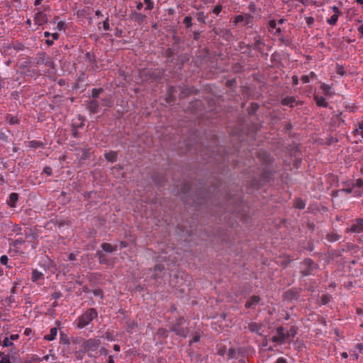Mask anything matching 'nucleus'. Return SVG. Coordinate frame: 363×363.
<instances>
[{
    "mask_svg": "<svg viewBox=\"0 0 363 363\" xmlns=\"http://www.w3.org/2000/svg\"><path fill=\"white\" fill-rule=\"evenodd\" d=\"M252 16L251 14H249V13H245V14L244 22H245V25L250 24L251 22H252Z\"/></svg>",
    "mask_w": 363,
    "mask_h": 363,
    "instance_id": "nucleus-37",
    "label": "nucleus"
},
{
    "mask_svg": "<svg viewBox=\"0 0 363 363\" xmlns=\"http://www.w3.org/2000/svg\"><path fill=\"white\" fill-rule=\"evenodd\" d=\"M185 322L184 318H180L177 320V323L171 327L172 331L174 332L177 335L183 337H186L189 333L187 328H183L182 325Z\"/></svg>",
    "mask_w": 363,
    "mask_h": 363,
    "instance_id": "nucleus-5",
    "label": "nucleus"
},
{
    "mask_svg": "<svg viewBox=\"0 0 363 363\" xmlns=\"http://www.w3.org/2000/svg\"><path fill=\"white\" fill-rule=\"evenodd\" d=\"M292 83L294 85H297L298 84V78L296 76L292 77Z\"/></svg>",
    "mask_w": 363,
    "mask_h": 363,
    "instance_id": "nucleus-55",
    "label": "nucleus"
},
{
    "mask_svg": "<svg viewBox=\"0 0 363 363\" xmlns=\"http://www.w3.org/2000/svg\"><path fill=\"white\" fill-rule=\"evenodd\" d=\"M158 334L164 336V337H167V331L164 329H159L158 330Z\"/></svg>",
    "mask_w": 363,
    "mask_h": 363,
    "instance_id": "nucleus-52",
    "label": "nucleus"
},
{
    "mask_svg": "<svg viewBox=\"0 0 363 363\" xmlns=\"http://www.w3.org/2000/svg\"><path fill=\"white\" fill-rule=\"evenodd\" d=\"M18 201V194L17 193H11L9 194V198L6 201V203L11 208H16V203Z\"/></svg>",
    "mask_w": 363,
    "mask_h": 363,
    "instance_id": "nucleus-11",
    "label": "nucleus"
},
{
    "mask_svg": "<svg viewBox=\"0 0 363 363\" xmlns=\"http://www.w3.org/2000/svg\"><path fill=\"white\" fill-rule=\"evenodd\" d=\"M355 347L359 350V351L361 352L363 350V345L362 343H357L355 346Z\"/></svg>",
    "mask_w": 363,
    "mask_h": 363,
    "instance_id": "nucleus-61",
    "label": "nucleus"
},
{
    "mask_svg": "<svg viewBox=\"0 0 363 363\" xmlns=\"http://www.w3.org/2000/svg\"><path fill=\"white\" fill-rule=\"evenodd\" d=\"M314 99L315 101V103L317 106L320 107H327L328 106V102L326 101L325 98L323 96H319L318 95H315L314 96Z\"/></svg>",
    "mask_w": 363,
    "mask_h": 363,
    "instance_id": "nucleus-18",
    "label": "nucleus"
},
{
    "mask_svg": "<svg viewBox=\"0 0 363 363\" xmlns=\"http://www.w3.org/2000/svg\"><path fill=\"white\" fill-rule=\"evenodd\" d=\"M33 21L35 25L43 26L48 21L45 10H38L34 15Z\"/></svg>",
    "mask_w": 363,
    "mask_h": 363,
    "instance_id": "nucleus-8",
    "label": "nucleus"
},
{
    "mask_svg": "<svg viewBox=\"0 0 363 363\" xmlns=\"http://www.w3.org/2000/svg\"><path fill=\"white\" fill-rule=\"evenodd\" d=\"M303 265L306 267L302 271L304 276L310 275L312 271L317 268V264L311 259H306L303 262Z\"/></svg>",
    "mask_w": 363,
    "mask_h": 363,
    "instance_id": "nucleus-9",
    "label": "nucleus"
},
{
    "mask_svg": "<svg viewBox=\"0 0 363 363\" xmlns=\"http://www.w3.org/2000/svg\"><path fill=\"white\" fill-rule=\"evenodd\" d=\"M358 31L363 36V24H362L359 28H358Z\"/></svg>",
    "mask_w": 363,
    "mask_h": 363,
    "instance_id": "nucleus-64",
    "label": "nucleus"
},
{
    "mask_svg": "<svg viewBox=\"0 0 363 363\" xmlns=\"http://www.w3.org/2000/svg\"><path fill=\"white\" fill-rule=\"evenodd\" d=\"M340 238V235L337 233H332L327 235V239L330 242H335L337 241Z\"/></svg>",
    "mask_w": 363,
    "mask_h": 363,
    "instance_id": "nucleus-26",
    "label": "nucleus"
},
{
    "mask_svg": "<svg viewBox=\"0 0 363 363\" xmlns=\"http://www.w3.org/2000/svg\"><path fill=\"white\" fill-rule=\"evenodd\" d=\"M133 15L135 16L136 20L141 21H143L145 18L144 15H143L142 13H137V12H134L133 13Z\"/></svg>",
    "mask_w": 363,
    "mask_h": 363,
    "instance_id": "nucleus-42",
    "label": "nucleus"
},
{
    "mask_svg": "<svg viewBox=\"0 0 363 363\" xmlns=\"http://www.w3.org/2000/svg\"><path fill=\"white\" fill-rule=\"evenodd\" d=\"M354 133L356 135H361L362 138H363V120L357 125L356 128L354 130Z\"/></svg>",
    "mask_w": 363,
    "mask_h": 363,
    "instance_id": "nucleus-25",
    "label": "nucleus"
},
{
    "mask_svg": "<svg viewBox=\"0 0 363 363\" xmlns=\"http://www.w3.org/2000/svg\"><path fill=\"white\" fill-rule=\"evenodd\" d=\"M305 206V203L301 199H297L294 202V207L298 209H303L304 208Z\"/></svg>",
    "mask_w": 363,
    "mask_h": 363,
    "instance_id": "nucleus-29",
    "label": "nucleus"
},
{
    "mask_svg": "<svg viewBox=\"0 0 363 363\" xmlns=\"http://www.w3.org/2000/svg\"><path fill=\"white\" fill-rule=\"evenodd\" d=\"M97 255L99 257V262L100 263H101V264L106 263L105 259H104L105 256H104V255L101 252H97Z\"/></svg>",
    "mask_w": 363,
    "mask_h": 363,
    "instance_id": "nucleus-44",
    "label": "nucleus"
},
{
    "mask_svg": "<svg viewBox=\"0 0 363 363\" xmlns=\"http://www.w3.org/2000/svg\"><path fill=\"white\" fill-rule=\"evenodd\" d=\"M24 243V240L22 239V238H19V239H16L14 242H13V245L15 247L18 246V245H21Z\"/></svg>",
    "mask_w": 363,
    "mask_h": 363,
    "instance_id": "nucleus-50",
    "label": "nucleus"
},
{
    "mask_svg": "<svg viewBox=\"0 0 363 363\" xmlns=\"http://www.w3.org/2000/svg\"><path fill=\"white\" fill-rule=\"evenodd\" d=\"M8 262H9V258H8V257L6 255H2L0 257V262L3 265L7 266Z\"/></svg>",
    "mask_w": 363,
    "mask_h": 363,
    "instance_id": "nucleus-41",
    "label": "nucleus"
},
{
    "mask_svg": "<svg viewBox=\"0 0 363 363\" xmlns=\"http://www.w3.org/2000/svg\"><path fill=\"white\" fill-rule=\"evenodd\" d=\"M6 121L11 125H16L19 123V120L16 116L8 115L6 118Z\"/></svg>",
    "mask_w": 363,
    "mask_h": 363,
    "instance_id": "nucleus-24",
    "label": "nucleus"
},
{
    "mask_svg": "<svg viewBox=\"0 0 363 363\" xmlns=\"http://www.w3.org/2000/svg\"><path fill=\"white\" fill-rule=\"evenodd\" d=\"M102 91H103V89H101V88H100V89H94L92 90V93H91V96H92V97H93V98H95V99H96V98H98V97H99V94H100V93H101V92H102Z\"/></svg>",
    "mask_w": 363,
    "mask_h": 363,
    "instance_id": "nucleus-38",
    "label": "nucleus"
},
{
    "mask_svg": "<svg viewBox=\"0 0 363 363\" xmlns=\"http://www.w3.org/2000/svg\"><path fill=\"white\" fill-rule=\"evenodd\" d=\"M98 315L95 308H89L75 320L77 328L82 329L88 325Z\"/></svg>",
    "mask_w": 363,
    "mask_h": 363,
    "instance_id": "nucleus-2",
    "label": "nucleus"
},
{
    "mask_svg": "<svg viewBox=\"0 0 363 363\" xmlns=\"http://www.w3.org/2000/svg\"><path fill=\"white\" fill-rule=\"evenodd\" d=\"M51 36H52L53 40H58L60 35L57 33H51Z\"/></svg>",
    "mask_w": 363,
    "mask_h": 363,
    "instance_id": "nucleus-60",
    "label": "nucleus"
},
{
    "mask_svg": "<svg viewBox=\"0 0 363 363\" xmlns=\"http://www.w3.org/2000/svg\"><path fill=\"white\" fill-rule=\"evenodd\" d=\"M99 103L96 101H91L89 104L87 108L92 113H96L99 112Z\"/></svg>",
    "mask_w": 363,
    "mask_h": 363,
    "instance_id": "nucleus-15",
    "label": "nucleus"
},
{
    "mask_svg": "<svg viewBox=\"0 0 363 363\" xmlns=\"http://www.w3.org/2000/svg\"><path fill=\"white\" fill-rule=\"evenodd\" d=\"M57 334V328L56 327L52 328L50 330V333L45 335L44 339L48 341L54 340L56 338Z\"/></svg>",
    "mask_w": 363,
    "mask_h": 363,
    "instance_id": "nucleus-16",
    "label": "nucleus"
},
{
    "mask_svg": "<svg viewBox=\"0 0 363 363\" xmlns=\"http://www.w3.org/2000/svg\"><path fill=\"white\" fill-rule=\"evenodd\" d=\"M346 231L352 233H363V218L355 219Z\"/></svg>",
    "mask_w": 363,
    "mask_h": 363,
    "instance_id": "nucleus-7",
    "label": "nucleus"
},
{
    "mask_svg": "<svg viewBox=\"0 0 363 363\" xmlns=\"http://www.w3.org/2000/svg\"><path fill=\"white\" fill-rule=\"evenodd\" d=\"M336 72L338 74L343 76L345 73V68L341 65H337Z\"/></svg>",
    "mask_w": 363,
    "mask_h": 363,
    "instance_id": "nucleus-39",
    "label": "nucleus"
},
{
    "mask_svg": "<svg viewBox=\"0 0 363 363\" xmlns=\"http://www.w3.org/2000/svg\"><path fill=\"white\" fill-rule=\"evenodd\" d=\"M61 296V293L60 292H55L52 294V297L55 298V299H57L59 298Z\"/></svg>",
    "mask_w": 363,
    "mask_h": 363,
    "instance_id": "nucleus-59",
    "label": "nucleus"
},
{
    "mask_svg": "<svg viewBox=\"0 0 363 363\" xmlns=\"http://www.w3.org/2000/svg\"><path fill=\"white\" fill-rule=\"evenodd\" d=\"M144 3L146 4V10H152L154 8V3L152 0H144Z\"/></svg>",
    "mask_w": 363,
    "mask_h": 363,
    "instance_id": "nucleus-36",
    "label": "nucleus"
},
{
    "mask_svg": "<svg viewBox=\"0 0 363 363\" xmlns=\"http://www.w3.org/2000/svg\"><path fill=\"white\" fill-rule=\"evenodd\" d=\"M248 329L252 333H256L259 334V335H262L260 330L262 329V325L257 323H250L248 325Z\"/></svg>",
    "mask_w": 363,
    "mask_h": 363,
    "instance_id": "nucleus-13",
    "label": "nucleus"
},
{
    "mask_svg": "<svg viewBox=\"0 0 363 363\" xmlns=\"http://www.w3.org/2000/svg\"><path fill=\"white\" fill-rule=\"evenodd\" d=\"M301 81L303 83V84H307L309 82L310 79H309V76L308 75H303L301 77Z\"/></svg>",
    "mask_w": 363,
    "mask_h": 363,
    "instance_id": "nucleus-49",
    "label": "nucleus"
},
{
    "mask_svg": "<svg viewBox=\"0 0 363 363\" xmlns=\"http://www.w3.org/2000/svg\"><path fill=\"white\" fill-rule=\"evenodd\" d=\"M13 48L14 50H16L17 51L23 50L24 49V46L21 43H18L17 45H13Z\"/></svg>",
    "mask_w": 363,
    "mask_h": 363,
    "instance_id": "nucleus-46",
    "label": "nucleus"
},
{
    "mask_svg": "<svg viewBox=\"0 0 363 363\" xmlns=\"http://www.w3.org/2000/svg\"><path fill=\"white\" fill-rule=\"evenodd\" d=\"M222 6L221 5H217L213 9V13L218 16L222 11Z\"/></svg>",
    "mask_w": 363,
    "mask_h": 363,
    "instance_id": "nucleus-40",
    "label": "nucleus"
},
{
    "mask_svg": "<svg viewBox=\"0 0 363 363\" xmlns=\"http://www.w3.org/2000/svg\"><path fill=\"white\" fill-rule=\"evenodd\" d=\"M66 28H67V25H66V23H65V21H59V22L57 23V27H56V29H57V30H60V31H62V30L65 31Z\"/></svg>",
    "mask_w": 363,
    "mask_h": 363,
    "instance_id": "nucleus-32",
    "label": "nucleus"
},
{
    "mask_svg": "<svg viewBox=\"0 0 363 363\" xmlns=\"http://www.w3.org/2000/svg\"><path fill=\"white\" fill-rule=\"evenodd\" d=\"M268 29L270 32H274V33H281V29L280 28H277V23L274 20H270L269 21Z\"/></svg>",
    "mask_w": 363,
    "mask_h": 363,
    "instance_id": "nucleus-17",
    "label": "nucleus"
},
{
    "mask_svg": "<svg viewBox=\"0 0 363 363\" xmlns=\"http://www.w3.org/2000/svg\"><path fill=\"white\" fill-rule=\"evenodd\" d=\"M101 248L106 252H113L116 250L117 247L113 246L109 243L104 242L101 245Z\"/></svg>",
    "mask_w": 363,
    "mask_h": 363,
    "instance_id": "nucleus-21",
    "label": "nucleus"
},
{
    "mask_svg": "<svg viewBox=\"0 0 363 363\" xmlns=\"http://www.w3.org/2000/svg\"><path fill=\"white\" fill-rule=\"evenodd\" d=\"M101 344V340L98 338H90L84 340L82 345V352H89L90 351H96Z\"/></svg>",
    "mask_w": 363,
    "mask_h": 363,
    "instance_id": "nucleus-4",
    "label": "nucleus"
},
{
    "mask_svg": "<svg viewBox=\"0 0 363 363\" xmlns=\"http://www.w3.org/2000/svg\"><path fill=\"white\" fill-rule=\"evenodd\" d=\"M43 172L48 175H51L52 173V169L50 167H45Z\"/></svg>",
    "mask_w": 363,
    "mask_h": 363,
    "instance_id": "nucleus-48",
    "label": "nucleus"
},
{
    "mask_svg": "<svg viewBox=\"0 0 363 363\" xmlns=\"http://www.w3.org/2000/svg\"><path fill=\"white\" fill-rule=\"evenodd\" d=\"M2 345H3V347H6L13 345V343L9 337H6L3 340Z\"/></svg>",
    "mask_w": 363,
    "mask_h": 363,
    "instance_id": "nucleus-35",
    "label": "nucleus"
},
{
    "mask_svg": "<svg viewBox=\"0 0 363 363\" xmlns=\"http://www.w3.org/2000/svg\"><path fill=\"white\" fill-rule=\"evenodd\" d=\"M295 101L296 99L294 96H287L281 100V104L284 106H289L290 107H293Z\"/></svg>",
    "mask_w": 363,
    "mask_h": 363,
    "instance_id": "nucleus-20",
    "label": "nucleus"
},
{
    "mask_svg": "<svg viewBox=\"0 0 363 363\" xmlns=\"http://www.w3.org/2000/svg\"><path fill=\"white\" fill-rule=\"evenodd\" d=\"M276 363H287L286 362V359L284 357H279L277 361H276Z\"/></svg>",
    "mask_w": 363,
    "mask_h": 363,
    "instance_id": "nucleus-54",
    "label": "nucleus"
},
{
    "mask_svg": "<svg viewBox=\"0 0 363 363\" xmlns=\"http://www.w3.org/2000/svg\"><path fill=\"white\" fill-rule=\"evenodd\" d=\"M164 269V267H162L161 264H157L155 267V271H162Z\"/></svg>",
    "mask_w": 363,
    "mask_h": 363,
    "instance_id": "nucleus-62",
    "label": "nucleus"
},
{
    "mask_svg": "<svg viewBox=\"0 0 363 363\" xmlns=\"http://www.w3.org/2000/svg\"><path fill=\"white\" fill-rule=\"evenodd\" d=\"M200 340V335L198 333L194 335L192 340H190L189 344L191 345L193 342H197Z\"/></svg>",
    "mask_w": 363,
    "mask_h": 363,
    "instance_id": "nucleus-43",
    "label": "nucleus"
},
{
    "mask_svg": "<svg viewBox=\"0 0 363 363\" xmlns=\"http://www.w3.org/2000/svg\"><path fill=\"white\" fill-rule=\"evenodd\" d=\"M263 46H264V43H263L262 40H261L259 38L255 40V42L254 43L255 49L261 50H262Z\"/></svg>",
    "mask_w": 363,
    "mask_h": 363,
    "instance_id": "nucleus-30",
    "label": "nucleus"
},
{
    "mask_svg": "<svg viewBox=\"0 0 363 363\" xmlns=\"http://www.w3.org/2000/svg\"><path fill=\"white\" fill-rule=\"evenodd\" d=\"M94 295H96V296H101V297H102V291H101V290H99V289H98V290H95V291H94Z\"/></svg>",
    "mask_w": 363,
    "mask_h": 363,
    "instance_id": "nucleus-63",
    "label": "nucleus"
},
{
    "mask_svg": "<svg viewBox=\"0 0 363 363\" xmlns=\"http://www.w3.org/2000/svg\"><path fill=\"white\" fill-rule=\"evenodd\" d=\"M260 301V297L258 296H252L249 301H247L245 303V308H250L253 307L255 305L257 304Z\"/></svg>",
    "mask_w": 363,
    "mask_h": 363,
    "instance_id": "nucleus-12",
    "label": "nucleus"
},
{
    "mask_svg": "<svg viewBox=\"0 0 363 363\" xmlns=\"http://www.w3.org/2000/svg\"><path fill=\"white\" fill-rule=\"evenodd\" d=\"M320 89L323 90V91L325 93V95L331 96L333 95V92L332 91V89L330 86L326 84H322L320 86Z\"/></svg>",
    "mask_w": 363,
    "mask_h": 363,
    "instance_id": "nucleus-23",
    "label": "nucleus"
},
{
    "mask_svg": "<svg viewBox=\"0 0 363 363\" xmlns=\"http://www.w3.org/2000/svg\"><path fill=\"white\" fill-rule=\"evenodd\" d=\"M32 333V330L30 328H26L24 330V335L26 336H29Z\"/></svg>",
    "mask_w": 363,
    "mask_h": 363,
    "instance_id": "nucleus-56",
    "label": "nucleus"
},
{
    "mask_svg": "<svg viewBox=\"0 0 363 363\" xmlns=\"http://www.w3.org/2000/svg\"><path fill=\"white\" fill-rule=\"evenodd\" d=\"M5 81L3 78L0 77V91L4 87Z\"/></svg>",
    "mask_w": 363,
    "mask_h": 363,
    "instance_id": "nucleus-57",
    "label": "nucleus"
},
{
    "mask_svg": "<svg viewBox=\"0 0 363 363\" xmlns=\"http://www.w3.org/2000/svg\"><path fill=\"white\" fill-rule=\"evenodd\" d=\"M330 10L333 13L330 17L327 18L326 23L331 26H335L337 24L340 16L342 15V12L336 6H331Z\"/></svg>",
    "mask_w": 363,
    "mask_h": 363,
    "instance_id": "nucleus-6",
    "label": "nucleus"
},
{
    "mask_svg": "<svg viewBox=\"0 0 363 363\" xmlns=\"http://www.w3.org/2000/svg\"><path fill=\"white\" fill-rule=\"evenodd\" d=\"M0 363H11L10 357L3 352H0Z\"/></svg>",
    "mask_w": 363,
    "mask_h": 363,
    "instance_id": "nucleus-27",
    "label": "nucleus"
},
{
    "mask_svg": "<svg viewBox=\"0 0 363 363\" xmlns=\"http://www.w3.org/2000/svg\"><path fill=\"white\" fill-rule=\"evenodd\" d=\"M305 21H306V23L307 26L309 28H311V27L313 26V24L315 23V19H314L313 17L306 16V17H305Z\"/></svg>",
    "mask_w": 363,
    "mask_h": 363,
    "instance_id": "nucleus-31",
    "label": "nucleus"
},
{
    "mask_svg": "<svg viewBox=\"0 0 363 363\" xmlns=\"http://www.w3.org/2000/svg\"><path fill=\"white\" fill-rule=\"evenodd\" d=\"M271 341L276 345H282L288 342L286 330L283 326H278L274 330V334L271 337Z\"/></svg>",
    "mask_w": 363,
    "mask_h": 363,
    "instance_id": "nucleus-3",
    "label": "nucleus"
},
{
    "mask_svg": "<svg viewBox=\"0 0 363 363\" xmlns=\"http://www.w3.org/2000/svg\"><path fill=\"white\" fill-rule=\"evenodd\" d=\"M9 338L11 339V340L13 342L14 340H16L19 338V335L18 334H12L11 335V336L9 337Z\"/></svg>",
    "mask_w": 363,
    "mask_h": 363,
    "instance_id": "nucleus-53",
    "label": "nucleus"
},
{
    "mask_svg": "<svg viewBox=\"0 0 363 363\" xmlns=\"http://www.w3.org/2000/svg\"><path fill=\"white\" fill-rule=\"evenodd\" d=\"M68 259L71 260V261L75 260L76 259V255L74 253H70L68 255Z\"/></svg>",
    "mask_w": 363,
    "mask_h": 363,
    "instance_id": "nucleus-58",
    "label": "nucleus"
},
{
    "mask_svg": "<svg viewBox=\"0 0 363 363\" xmlns=\"http://www.w3.org/2000/svg\"><path fill=\"white\" fill-rule=\"evenodd\" d=\"M345 188L340 190L346 194H353L354 196H361L363 194V180L357 179L355 181H347L343 183Z\"/></svg>",
    "mask_w": 363,
    "mask_h": 363,
    "instance_id": "nucleus-1",
    "label": "nucleus"
},
{
    "mask_svg": "<svg viewBox=\"0 0 363 363\" xmlns=\"http://www.w3.org/2000/svg\"><path fill=\"white\" fill-rule=\"evenodd\" d=\"M192 18L191 16H186L184 18L183 23L185 24L187 28H189L192 26L191 23Z\"/></svg>",
    "mask_w": 363,
    "mask_h": 363,
    "instance_id": "nucleus-33",
    "label": "nucleus"
},
{
    "mask_svg": "<svg viewBox=\"0 0 363 363\" xmlns=\"http://www.w3.org/2000/svg\"><path fill=\"white\" fill-rule=\"evenodd\" d=\"M248 9L250 12L255 13L256 11V6L254 3H250L248 6Z\"/></svg>",
    "mask_w": 363,
    "mask_h": 363,
    "instance_id": "nucleus-47",
    "label": "nucleus"
},
{
    "mask_svg": "<svg viewBox=\"0 0 363 363\" xmlns=\"http://www.w3.org/2000/svg\"><path fill=\"white\" fill-rule=\"evenodd\" d=\"M127 332L128 333H133L135 329L138 327V323L134 320H130L127 322Z\"/></svg>",
    "mask_w": 363,
    "mask_h": 363,
    "instance_id": "nucleus-22",
    "label": "nucleus"
},
{
    "mask_svg": "<svg viewBox=\"0 0 363 363\" xmlns=\"http://www.w3.org/2000/svg\"><path fill=\"white\" fill-rule=\"evenodd\" d=\"M103 27H104V29L105 30H108L110 29V26H109V23H108V19H106L104 23H103Z\"/></svg>",
    "mask_w": 363,
    "mask_h": 363,
    "instance_id": "nucleus-51",
    "label": "nucleus"
},
{
    "mask_svg": "<svg viewBox=\"0 0 363 363\" xmlns=\"http://www.w3.org/2000/svg\"><path fill=\"white\" fill-rule=\"evenodd\" d=\"M31 279L33 282H37L39 280L44 279V274L38 269H34L32 272Z\"/></svg>",
    "mask_w": 363,
    "mask_h": 363,
    "instance_id": "nucleus-14",
    "label": "nucleus"
},
{
    "mask_svg": "<svg viewBox=\"0 0 363 363\" xmlns=\"http://www.w3.org/2000/svg\"><path fill=\"white\" fill-rule=\"evenodd\" d=\"M235 350L233 348H230L228 350V354H227L228 359H233L235 356Z\"/></svg>",
    "mask_w": 363,
    "mask_h": 363,
    "instance_id": "nucleus-45",
    "label": "nucleus"
},
{
    "mask_svg": "<svg viewBox=\"0 0 363 363\" xmlns=\"http://www.w3.org/2000/svg\"><path fill=\"white\" fill-rule=\"evenodd\" d=\"M43 145V143L38 140H31L29 142V147L35 149L41 147Z\"/></svg>",
    "mask_w": 363,
    "mask_h": 363,
    "instance_id": "nucleus-28",
    "label": "nucleus"
},
{
    "mask_svg": "<svg viewBox=\"0 0 363 363\" xmlns=\"http://www.w3.org/2000/svg\"><path fill=\"white\" fill-rule=\"evenodd\" d=\"M245 19V14L244 15H238L235 17L233 20V23L235 25L238 24L239 23L243 22Z\"/></svg>",
    "mask_w": 363,
    "mask_h": 363,
    "instance_id": "nucleus-34",
    "label": "nucleus"
},
{
    "mask_svg": "<svg viewBox=\"0 0 363 363\" xmlns=\"http://www.w3.org/2000/svg\"><path fill=\"white\" fill-rule=\"evenodd\" d=\"M105 158L110 162H114L117 160L118 153L115 151H110L105 153Z\"/></svg>",
    "mask_w": 363,
    "mask_h": 363,
    "instance_id": "nucleus-19",
    "label": "nucleus"
},
{
    "mask_svg": "<svg viewBox=\"0 0 363 363\" xmlns=\"http://www.w3.org/2000/svg\"><path fill=\"white\" fill-rule=\"evenodd\" d=\"M298 329L296 325H292L288 330H286V335L289 342H291L298 334Z\"/></svg>",
    "mask_w": 363,
    "mask_h": 363,
    "instance_id": "nucleus-10",
    "label": "nucleus"
}]
</instances>
